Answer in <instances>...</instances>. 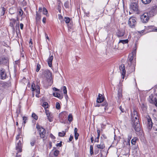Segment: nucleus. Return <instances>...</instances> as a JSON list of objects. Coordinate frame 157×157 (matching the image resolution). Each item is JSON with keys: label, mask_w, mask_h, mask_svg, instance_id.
Segmentation results:
<instances>
[{"label": "nucleus", "mask_w": 157, "mask_h": 157, "mask_svg": "<svg viewBox=\"0 0 157 157\" xmlns=\"http://www.w3.org/2000/svg\"><path fill=\"white\" fill-rule=\"evenodd\" d=\"M119 69L121 71V75H125L126 71L125 70V66L124 64H122L119 67Z\"/></svg>", "instance_id": "nucleus-16"}, {"label": "nucleus", "mask_w": 157, "mask_h": 157, "mask_svg": "<svg viewBox=\"0 0 157 157\" xmlns=\"http://www.w3.org/2000/svg\"><path fill=\"white\" fill-rule=\"evenodd\" d=\"M19 15L20 16H22L23 14V12L21 9L19 10Z\"/></svg>", "instance_id": "nucleus-45"}, {"label": "nucleus", "mask_w": 157, "mask_h": 157, "mask_svg": "<svg viewBox=\"0 0 157 157\" xmlns=\"http://www.w3.org/2000/svg\"><path fill=\"white\" fill-rule=\"evenodd\" d=\"M139 119V115L137 110L134 109L131 113V120L132 126L135 130L137 132H139L140 130Z\"/></svg>", "instance_id": "nucleus-1"}, {"label": "nucleus", "mask_w": 157, "mask_h": 157, "mask_svg": "<svg viewBox=\"0 0 157 157\" xmlns=\"http://www.w3.org/2000/svg\"><path fill=\"white\" fill-rule=\"evenodd\" d=\"M50 136L51 138L53 139H54L55 138V137L52 134H51L50 135Z\"/></svg>", "instance_id": "nucleus-53"}, {"label": "nucleus", "mask_w": 157, "mask_h": 157, "mask_svg": "<svg viewBox=\"0 0 157 157\" xmlns=\"http://www.w3.org/2000/svg\"><path fill=\"white\" fill-rule=\"evenodd\" d=\"M40 68V65L39 64H37V68L36 69V72H38L39 71Z\"/></svg>", "instance_id": "nucleus-47"}, {"label": "nucleus", "mask_w": 157, "mask_h": 157, "mask_svg": "<svg viewBox=\"0 0 157 157\" xmlns=\"http://www.w3.org/2000/svg\"><path fill=\"white\" fill-rule=\"evenodd\" d=\"M97 147L99 149H103L105 148V146L103 143L101 142L100 144L97 145Z\"/></svg>", "instance_id": "nucleus-21"}, {"label": "nucleus", "mask_w": 157, "mask_h": 157, "mask_svg": "<svg viewBox=\"0 0 157 157\" xmlns=\"http://www.w3.org/2000/svg\"><path fill=\"white\" fill-rule=\"evenodd\" d=\"M53 89L54 90H55V91H59V90L55 87H54L53 88Z\"/></svg>", "instance_id": "nucleus-56"}, {"label": "nucleus", "mask_w": 157, "mask_h": 157, "mask_svg": "<svg viewBox=\"0 0 157 157\" xmlns=\"http://www.w3.org/2000/svg\"><path fill=\"white\" fill-rule=\"evenodd\" d=\"M43 14L44 15H46L48 13V11H47V10L44 7L43 8Z\"/></svg>", "instance_id": "nucleus-38"}, {"label": "nucleus", "mask_w": 157, "mask_h": 157, "mask_svg": "<svg viewBox=\"0 0 157 157\" xmlns=\"http://www.w3.org/2000/svg\"><path fill=\"white\" fill-rule=\"evenodd\" d=\"M104 101V98L102 96H100V94H99L98 95V98H97V102L98 103H101Z\"/></svg>", "instance_id": "nucleus-20"}, {"label": "nucleus", "mask_w": 157, "mask_h": 157, "mask_svg": "<svg viewBox=\"0 0 157 157\" xmlns=\"http://www.w3.org/2000/svg\"><path fill=\"white\" fill-rule=\"evenodd\" d=\"M41 127H42L41 126L40 127L39 125H38L37 124L36 128L38 129H40V128Z\"/></svg>", "instance_id": "nucleus-60"}, {"label": "nucleus", "mask_w": 157, "mask_h": 157, "mask_svg": "<svg viewBox=\"0 0 157 157\" xmlns=\"http://www.w3.org/2000/svg\"><path fill=\"white\" fill-rule=\"evenodd\" d=\"M59 154V151L57 150H55L54 152V155L56 157Z\"/></svg>", "instance_id": "nucleus-40"}, {"label": "nucleus", "mask_w": 157, "mask_h": 157, "mask_svg": "<svg viewBox=\"0 0 157 157\" xmlns=\"http://www.w3.org/2000/svg\"><path fill=\"white\" fill-rule=\"evenodd\" d=\"M0 75L1 79H4L6 78V75L5 70L2 69L0 71Z\"/></svg>", "instance_id": "nucleus-15"}, {"label": "nucleus", "mask_w": 157, "mask_h": 157, "mask_svg": "<svg viewBox=\"0 0 157 157\" xmlns=\"http://www.w3.org/2000/svg\"><path fill=\"white\" fill-rule=\"evenodd\" d=\"M42 106L44 108L45 110L46 109H47L48 107V104L47 102H43Z\"/></svg>", "instance_id": "nucleus-27"}, {"label": "nucleus", "mask_w": 157, "mask_h": 157, "mask_svg": "<svg viewBox=\"0 0 157 157\" xmlns=\"http://www.w3.org/2000/svg\"><path fill=\"white\" fill-rule=\"evenodd\" d=\"M66 131H63L62 132L59 133V136L63 137L66 134Z\"/></svg>", "instance_id": "nucleus-29"}, {"label": "nucleus", "mask_w": 157, "mask_h": 157, "mask_svg": "<svg viewBox=\"0 0 157 157\" xmlns=\"http://www.w3.org/2000/svg\"><path fill=\"white\" fill-rule=\"evenodd\" d=\"M42 10V7H39V11L41 12Z\"/></svg>", "instance_id": "nucleus-61"}, {"label": "nucleus", "mask_w": 157, "mask_h": 157, "mask_svg": "<svg viewBox=\"0 0 157 157\" xmlns=\"http://www.w3.org/2000/svg\"><path fill=\"white\" fill-rule=\"evenodd\" d=\"M56 108L57 109H59L60 108V104L59 102L56 103Z\"/></svg>", "instance_id": "nucleus-42"}, {"label": "nucleus", "mask_w": 157, "mask_h": 157, "mask_svg": "<svg viewBox=\"0 0 157 157\" xmlns=\"http://www.w3.org/2000/svg\"><path fill=\"white\" fill-rule=\"evenodd\" d=\"M31 89L32 91H36V96L37 97H39L38 94H40V87L39 86L38 84L35 85L34 83H33L31 86Z\"/></svg>", "instance_id": "nucleus-6"}, {"label": "nucleus", "mask_w": 157, "mask_h": 157, "mask_svg": "<svg viewBox=\"0 0 157 157\" xmlns=\"http://www.w3.org/2000/svg\"><path fill=\"white\" fill-rule=\"evenodd\" d=\"M154 104H155V106L157 107V100L155 102V103H154Z\"/></svg>", "instance_id": "nucleus-64"}, {"label": "nucleus", "mask_w": 157, "mask_h": 157, "mask_svg": "<svg viewBox=\"0 0 157 157\" xmlns=\"http://www.w3.org/2000/svg\"><path fill=\"white\" fill-rule=\"evenodd\" d=\"M45 113L48 120L50 122H52L53 119V116L52 113L48 109H46Z\"/></svg>", "instance_id": "nucleus-7"}, {"label": "nucleus", "mask_w": 157, "mask_h": 157, "mask_svg": "<svg viewBox=\"0 0 157 157\" xmlns=\"http://www.w3.org/2000/svg\"><path fill=\"white\" fill-rule=\"evenodd\" d=\"M136 49V45L135 44V47L133 48L132 52L129 55L128 58V65L130 66L132 65L134 67L135 65V59Z\"/></svg>", "instance_id": "nucleus-2"}, {"label": "nucleus", "mask_w": 157, "mask_h": 157, "mask_svg": "<svg viewBox=\"0 0 157 157\" xmlns=\"http://www.w3.org/2000/svg\"><path fill=\"white\" fill-rule=\"evenodd\" d=\"M79 134L78 133H75V137L76 140H77L78 139Z\"/></svg>", "instance_id": "nucleus-46"}, {"label": "nucleus", "mask_w": 157, "mask_h": 157, "mask_svg": "<svg viewBox=\"0 0 157 157\" xmlns=\"http://www.w3.org/2000/svg\"><path fill=\"white\" fill-rule=\"evenodd\" d=\"M149 11L151 13L150 15L154 16L157 13V5L152 6L151 10Z\"/></svg>", "instance_id": "nucleus-13"}, {"label": "nucleus", "mask_w": 157, "mask_h": 157, "mask_svg": "<svg viewBox=\"0 0 157 157\" xmlns=\"http://www.w3.org/2000/svg\"><path fill=\"white\" fill-rule=\"evenodd\" d=\"M35 143V140L32 141L30 143L31 145L32 146H34Z\"/></svg>", "instance_id": "nucleus-48"}, {"label": "nucleus", "mask_w": 157, "mask_h": 157, "mask_svg": "<svg viewBox=\"0 0 157 157\" xmlns=\"http://www.w3.org/2000/svg\"><path fill=\"white\" fill-rule=\"evenodd\" d=\"M130 8L131 9L135 11H138V5L136 3H132L130 6Z\"/></svg>", "instance_id": "nucleus-12"}, {"label": "nucleus", "mask_w": 157, "mask_h": 157, "mask_svg": "<svg viewBox=\"0 0 157 157\" xmlns=\"http://www.w3.org/2000/svg\"><path fill=\"white\" fill-rule=\"evenodd\" d=\"M136 23V18L134 17H130L128 21V24L130 27L133 28Z\"/></svg>", "instance_id": "nucleus-8"}, {"label": "nucleus", "mask_w": 157, "mask_h": 157, "mask_svg": "<svg viewBox=\"0 0 157 157\" xmlns=\"http://www.w3.org/2000/svg\"><path fill=\"white\" fill-rule=\"evenodd\" d=\"M90 153L91 155L93 154V146L92 145H90Z\"/></svg>", "instance_id": "nucleus-35"}, {"label": "nucleus", "mask_w": 157, "mask_h": 157, "mask_svg": "<svg viewBox=\"0 0 157 157\" xmlns=\"http://www.w3.org/2000/svg\"><path fill=\"white\" fill-rule=\"evenodd\" d=\"M62 145V142H60L59 143H57L56 144V146L61 147Z\"/></svg>", "instance_id": "nucleus-49"}, {"label": "nucleus", "mask_w": 157, "mask_h": 157, "mask_svg": "<svg viewBox=\"0 0 157 157\" xmlns=\"http://www.w3.org/2000/svg\"><path fill=\"white\" fill-rule=\"evenodd\" d=\"M63 93L64 94H67V88L65 86H63Z\"/></svg>", "instance_id": "nucleus-43"}, {"label": "nucleus", "mask_w": 157, "mask_h": 157, "mask_svg": "<svg viewBox=\"0 0 157 157\" xmlns=\"http://www.w3.org/2000/svg\"><path fill=\"white\" fill-rule=\"evenodd\" d=\"M128 39L125 40H120L119 43H121L123 44H125L128 43Z\"/></svg>", "instance_id": "nucleus-30"}, {"label": "nucleus", "mask_w": 157, "mask_h": 157, "mask_svg": "<svg viewBox=\"0 0 157 157\" xmlns=\"http://www.w3.org/2000/svg\"><path fill=\"white\" fill-rule=\"evenodd\" d=\"M148 29L150 31H157V29H155V27L153 26H150L148 27Z\"/></svg>", "instance_id": "nucleus-22"}, {"label": "nucleus", "mask_w": 157, "mask_h": 157, "mask_svg": "<svg viewBox=\"0 0 157 157\" xmlns=\"http://www.w3.org/2000/svg\"><path fill=\"white\" fill-rule=\"evenodd\" d=\"M22 138L18 135L16 137V149L18 152L22 151Z\"/></svg>", "instance_id": "nucleus-3"}, {"label": "nucleus", "mask_w": 157, "mask_h": 157, "mask_svg": "<svg viewBox=\"0 0 157 157\" xmlns=\"http://www.w3.org/2000/svg\"><path fill=\"white\" fill-rule=\"evenodd\" d=\"M132 136V134L131 133L128 134V141L129 142Z\"/></svg>", "instance_id": "nucleus-33"}, {"label": "nucleus", "mask_w": 157, "mask_h": 157, "mask_svg": "<svg viewBox=\"0 0 157 157\" xmlns=\"http://www.w3.org/2000/svg\"><path fill=\"white\" fill-rule=\"evenodd\" d=\"M151 13L150 11L145 13L141 16V20L143 23H146L149 20L150 17H151L153 16H151Z\"/></svg>", "instance_id": "nucleus-5"}, {"label": "nucleus", "mask_w": 157, "mask_h": 157, "mask_svg": "<svg viewBox=\"0 0 157 157\" xmlns=\"http://www.w3.org/2000/svg\"><path fill=\"white\" fill-rule=\"evenodd\" d=\"M1 9H2V14L3 15V14H4V13H5V8L4 7H2V8H1Z\"/></svg>", "instance_id": "nucleus-50"}, {"label": "nucleus", "mask_w": 157, "mask_h": 157, "mask_svg": "<svg viewBox=\"0 0 157 157\" xmlns=\"http://www.w3.org/2000/svg\"><path fill=\"white\" fill-rule=\"evenodd\" d=\"M100 130L98 129L97 131V133L98 134V136H97L95 139L94 141L95 142H99V139L100 137Z\"/></svg>", "instance_id": "nucleus-23"}, {"label": "nucleus", "mask_w": 157, "mask_h": 157, "mask_svg": "<svg viewBox=\"0 0 157 157\" xmlns=\"http://www.w3.org/2000/svg\"><path fill=\"white\" fill-rule=\"evenodd\" d=\"M108 104L106 101H104V102L101 105L103 106H104V109L105 110H107L108 108H107V106Z\"/></svg>", "instance_id": "nucleus-26"}, {"label": "nucleus", "mask_w": 157, "mask_h": 157, "mask_svg": "<svg viewBox=\"0 0 157 157\" xmlns=\"http://www.w3.org/2000/svg\"><path fill=\"white\" fill-rule=\"evenodd\" d=\"M18 152H17V153H16V157H21L20 155H17Z\"/></svg>", "instance_id": "nucleus-62"}, {"label": "nucleus", "mask_w": 157, "mask_h": 157, "mask_svg": "<svg viewBox=\"0 0 157 157\" xmlns=\"http://www.w3.org/2000/svg\"><path fill=\"white\" fill-rule=\"evenodd\" d=\"M23 123H24V127L25 126L24 124L26 123L27 120V117H23Z\"/></svg>", "instance_id": "nucleus-37"}, {"label": "nucleus", "mask_w": 157, "mask_h": 157, "mask_svg": "<svg viewBox=\"0 0 157 157\" xmlns=\"http://www.w3.org/2000/svg\"><path fill=\"white\" fill-rule=\"evenodd\" d=\"M64 6L66 8H68L69 7V2L68 1H66L64 3Z\"/></svg>", "instance_id": "nucleus-31"}, {"label": "nucleus", "mask_w": 157, "mask_h": 157, "mask_svg": "<svg viewBox=\"0 0 157 157\" xmlns=\"http://www.w3.org/2000/svg\"><path fill=\"white\" fill-rule=\"evenodd\" d=\"M140 107L143 110H145L146 109V105L143 103H140Z\"/></svg>", "instance_id": "nucleus-25"}, {"label": "nucleus", "mask_w": 157, "mask_h": 157, "mask_svg": "<svg viewBox=\"0 0 157 157\" xmlns=\"http://www.w3.org/2000/svg\"><path fill=\"white\" fill-rule=\"evenodd\" d=\"M156 96L154 94H151L149 97V101L151 104L155 103L157 100Z\"/></svg>", "instance_id": "nucleus-9"}, {"label": "nucleus", "mask_w": 157, "mask_h": 157, "mask_svg": "<svg viewBox=\"0 0 157 157\" xmlns=\"http://www.w3.org/2000/svg\"><path fill=\"white\" fill-rule=\"evenodd\" d=\"M20 113V108H18L16 110V113L17 114V116L18 117L19 114Z\"/></svg>", "instance_id": "nucleus-44"}, {"label": "nucleus", "mask_w": 157, "mask_h": 157, "mask_svg": "<svg viewBox=\"0 0 157 157\" xmlns=\"http://www.w3.org/2000/svg\"><path fill=\"white\" fill-rule=\"evenodd\" d=\"M77 128H75V130H74L75 133H78L77 132Z\"/></svg>", "instance_id": "nucleus-59"}, {"label": "nucleus", "mask_w": 157, "mask_h": 157, "mask_svg": "<svg viewBox=\"0 0 157 157\" xmlns=\"http://www.w3.org/2000/svg\"><path fill=\"white\" fill-rule=\"evenodd\" d=\"M94 137H93V136H92L91 137V142L92 143H93V141H94Z\"/></svg>", "instance_id": "nucleus-57"}, {"label": "nucleus", "mask_w": 157, "mask_h": 157, "mask_svg": "<svg viewBox=\"0 0 157 157\" xmlns=\"http://www.w3.org/2000/svg\"><path fill=\"white\" fill-rule=\"evenodd\" d=\"M40 135L41 138L43 139L44 140L45 139V129L42 128H40Z\"/></svg>", "instance_id": "nucleus-10"}, {"label": "nucleus", "mask_w": 157, "mask_h": 157, "mask_svg": "<svg viewBox=\"0 0 157 157\" xmlns=\"http://www.w3.org/2000/svg\"><path fill=\"white\" fill-rule=\"evenodd\" d=\"M46 18L45 17H44L42 19V21L44 23H45L46 22Z\"/></svg>", "instance_id": "nucleus-51"}, {"label": "nucleus", "mask_w": 157, "mask_h": 157, "mask_svg": "<svg viewBox=\"0 0 157 157\" xmlns=\"http://www.w3.org/2000/svg\"><path fill=\"white\" fill-rule=\"evenodd\" d=\"M73 119L72 116L71 114H70L68 117V120L69 122H71L72 121Z\"/></svg>", "instance_id": "nucleus-36"}, {"label": "nucleus", "mask_w": 157, "mask_h": 157, "mask_svg": "<svg viewBox=\"0 0 157 157\" xmlns=\"http://www.w3.org/2000/svg\"><path fill=\"white\" fill-rule=\"evenodd\" d=\"M147 126L148 128L149 129H150L152 127L153 124L152 120L151 118L148 116L147 117Z\"/></svg>", "instance_id": "nucleus-14"}, {"label": "nucleus", "mask_w": 157, "mask_h": 157, "mask_svg": "<svg viewBox=\"0 0 157 157\" xmlns=\"http://www.w3.org/2000/svg\"><path fill=\"white\" fill-rule=\"evenodd\" d=\"M120 109L121 110L122 112H124V110L123 109H122L121 106L120 107Z\"/></svg>", "instance_id": "nucleus-55"}, {"label": "nucleus", "mask_w": 157, "mask_h": 157, "mask_svg": "<svg viewBox=\"0 0 157 157\" xmlns=\"http://www.w3.org/2000/svg\"><path fill=\"white\" fill-rule=\"evenodd\" d=\"M124 34L125 30L123 29H118L116 33L118 37H121L123 36Z\"/></svg>", "instance_id": "nucleus-11"}, {"label": "nucleus", "mask_w": 157, "mask_h": 157, "mask_svg": "<svg viewBox=\"0 0 157 157\" xmlns=\"http://www.w3.org/2000/svg\"><path fill=\"white\" fill-rule=\"evenodd\" d=\"M44 76L46 78L47 82L46 85H52V73L48 70H46L44 72Z\"/></svg>", "instance_id": "nucleus-4"}, {"label": "nucleus", "mask_w": 157, "mask_h": 157, "mask_svg": "<svg viewBox=\"0 0 157 157\" xmlns=\"http://www.w3.org/2000/svg\"><path fill=\"white\" fill-rule=\"evenodd\" d=\"M122 88L120 86L118 88L117 94V97L119 99H121L122 98Z\"/></svg>", "instance_id": "nucleus-17"}, {"label": "nucleus", "mask_w": 157, "mask_h": 157, "mask_svg": "<svg viewBox=\"0 0 157 157\" xmlns=\"http://www.w3.org/2000/svg\"><path fill=\"white\" fill-rule=\"evenodd\" d=\"M64 20L66 23H68L70 20V18L68 17H65L64 18Z\"/></svg>", "instance_id": "nucleus-32"}, {"label": "nucleus", "mask_w": 157, "mask_h": 157, "mask_svg": "<svg viewBox=\"0 0 157 157\" xmlns=\"http://www.w3.org/2000/svg\"><path fill=\"white\" fill-rule=\"evenodd\" d=\"M53 58L52 55L49 56L47 60V62L49 66L51 67L52 66V62Z\"/></svg>", "instance_id": "nucleus-18"}, {"label": "nucleus", "mask_w": 157, "mask_h": 157, "mask_svg": "<svg viewBox=\"0 0 157 157\" xmlns=\"http://www.w3.org/2000/svg\"><path fill=\"white\" fill-rule=\"evenodd\" d=\"M41 19V16L40 14L38 13V12H36V20L37 21H39Z\"/></svg>", "instance_id": "nucleus-24"}, {"label": "nucleus", "mask_w": 157, "mask_h": 157, "mask_svg": "<svg viewBox=\"0 0 157 157\" xmlns=\"http://www.w3.org/2000/svg\"><path fill=\"white\" fill-rule=\"evenodd\" d=\"M17 20L14 19H11L10 20V26L12 27H13L15 24Z\"/></svg>", "instance_id": "nucleus-19"}, {"label": "nucleus", "mask_w": 157, "mask_h": 157, "mask_svg": "<svg viewBox=\"0 0 157 157\" xmlns=\"http://www.w3.org/2000/svg\"><path fill=\"white\" fill-rule=\"evenodd\" d=\"M53 95L58 98H59L60 97V95L58 93H53Z\"/></svg>", "instance_id": "nucleus-39"}, {"label": "nucleus", "mask_w": 157, "mask_h": 157, "mask_svg": "<svg viewBox=\"0 0 157 157\" xmlns=\"http://www.w3.org/2000/svg\"><path fill=\"white\" fill-rule=\"evenodd\" d=\"M142 3L144 4H146L149 3L152 0H141Z\"/></svg>", "instance_id": "nucleus-28"}, {"label": "nucleus", "mask_w": 157, "mask_h": 157, "mask_svg": "<svg viewBox=\"0 0 157 157\" xmlns=\"http://www.w3.org/2000/svg\"><path fill=\"white\" fill-rule=\"evenodd\" d=\"M137 139L136 137H135L132 139L131 141V143L133 145H134L136 144V140Z\"/></svg>", "instance_id": "nucleus-34"}, {"label": "nucleus", "mask_w": 157, "mask_h": 157, "mask_svg": "<svg viewBox=\"0 0 157 157\" xmlns=\"http://www.w3.org/2000/svg\"><path fill=\"white\" fill-rule=\"evenodd\" d=\"M144 31L143 30H142L140 31H139V32L140 33V34H141V33H144Z\"/></svg>", "instance_id": "nucleus-63"}, {"label": "nucleus", "mask_w": 157, "mask_h": 157, "mask_svg": "<svg viewBox=\"0 0 157 157\" xmlns=\"http://www.w3.org/2000/svg\"><path fill=\"white\" fill-rule=\"evenodd\" d=\"M73 139V136H71V135H70L69 139V141H71Z\"/></svg>", "instance_id": "nucleus-52"}, {"label": "nucleus", "mask_w": 157, "mask_h": 157, "mask_svg": "<svg viewBox=\"0 0 157 157\" xmlns=\"http://www.w3.org/2000/svg\"><path fill=\"white\" fill-rule=\"evenodd\" d=\"M23 24L22 23H21L20 24V26L21 29H23Z\"/></svg>", "instance_id": "nucleus-54"}, {"label": "nucleus", "mask_w": 157, "mask_h": 157, "mask_svg": "<svg viewBox=\"0 0 157 157\" xmlns=\"http://www.w3.org/2000/svg\"><path fill=\"white\" fill-rule=\"evenodd\" d=\"M45 36L46 38L48 40H49V37L46 33H45Z\"/></svg>", "instance_id": "nucleus-58"}, {"label": "nucleus", "mask_w": 157, "mask_h": 157, "mask_svg": "<svg viewBox=\"0 0 157 157\" xmlns=\"http://www.w3.org/2000/svg\"><path fill=\"white\" fill-rule=\"evenodd\" d=\"M32 117L36 120L38 119L37 116L34 113H33L32 114Z\"/></svg>", "instance_id": "nucleus-41"}]
</instances>
